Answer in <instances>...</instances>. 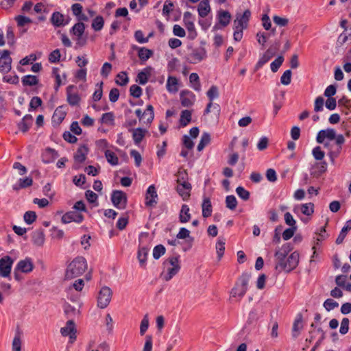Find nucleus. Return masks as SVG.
Listing matches in <instances>:
<instances>
[{
    "label": "nucleus",
    "instance_id": "nucleus-1",
    "mask_svg": "<svg viewBox=\"0 0 351 351\" xmlns=\"http://www.w3.org/2000/svg\"><path fill=\"white\" fill-rule=\"evenodd\" d=\"M88 268L86 260L82 256L75 258L67 266L65 278L73 279L82 275Z\"/></svg>",
    "mask_w": 351,
    "mask_h": 351
},
{
    "label": "nucleus",
    "instance_id": "nucleus-2",
    "mask_svg": "<svg viewBox=\"0 0 351 351\" xmlns=\"http://www.w3.org/2000/svg\"><path fill=\"white\" fill-rule=\"evenodd\" d=\"M167 272H162L160 276L165 281H169L175 276L180 269L179 256H171L165 260L163 263Z\"/></svg>",
    "mask_w": 351,
    "mask_h": 351
},
{
    "label": "nucleus",
    "instance_id": "nucleus-3",
    "mask_svg": "<svg viewBox=\"0 0 351 351\" xmlns=\"http://www.w3.org/2000/svg\"><path fill=\"white\" fill-rule=\"evenodd\" d=\"M250 275L248 274H243L238 279L234 287L230 291V299L237 298L241 300L245 294L247 290V285L250 280Z\"/></svg>",
    "mask_w": 351,
    "mask_h": 351
},
{
    "label": "nucleus",
    "instance_id": "nucleus-4",
    "mask_svg": "<svg viewBox=\"0 0 351 351\" xmlns=\"http://www.w3.org/2000/svg\"><path fill=\"white\" fill-rule=\"evenodd\" d=\"M299 263V253L293 252L278 266L282 270L289 272L294 269Z\"/></svg>",
    "mask_w": 351,
    "mask_h": 351
},
{
    "label": "nucleus",
    "instance_id": "nucleus-5",
    "mask_svg": "<svg viewBox=\"0 0 351 351\" xmlns=\"http://www.w3.org/2000/svg\"><path fill=\"white\" fill-rule=\"evenodd\" d=\"M112 295V290L108 287H104L101 289L97 298V306L101 308H105L111 301Z\"/></svg>",
    "mask_w": 351,
    "mask_h": 351
},
{
    "label": "nucleus",
    "instance_id": "nucleus-6",
    "mask_svg": "<svg viewBox=\"0 0 351 351\" xmlns=\"http://www.w3.org/2000/svg\"><path fill=\"white\" fill-rule=\"evenodd\" d=\"M206 58V51L203 47L196 48L187 56L186 60L191 64H197Z\"/></svg>",
    "mask_w": 351,
    "mask_h": 351
},
{
    "label": "nucleus",
    "instance_id": "nucleus-7",
    "mask_svg": "<svg viewBox=\"0 0 351 351\" xmlns=\"http://www.w3.org/2000/svg\"><path fill=\"white\" fill-rule=\"evenodd\" d=\"M113 205L119 209H123L127 204L126 194L121 191H113L111 197Z\"/></svg>",
    "mask_w": 351,
    "mask_h": 351
},
{
    "label": "nucleus",
    "instance_id": "nucleus-8",
    "mask_svg": "<svg viewBox=\"0 0 351 351\" xmlns=\"http://www.w3.org/2000/svg\"><path fill=\"white\" fill-rule=\"evenodd\" d=\"M158 194L156 187L154 184L149 186L145 194V205L149 208H154L158 203Z\"/></svg>",
    "mask_w": 351,
    "mask_h": 351
},
{
    "label": "nucleus",
    "instance_id": "nucleus-9",
    "mask_svg": "<svg viewBox=\"0 0 351 351\" xmlns=\"http://www.w3.org/2000/svg\"><path fill=\"white\" fill-rule=\"evenodd\" d=\"M13 263V259L9 256H5L0 259V275L2 277L10 276Z\"/></svg>",
    "mask_w": 351,
    "mask_h": 351
},
{
    "label": "nucleus",
    "instance_id": "nucleus-10",
    "mask_svg": "<svg viewBox=\"0 0 351 351\" xmlns=\"http://www.w3.org/2000/svg\"><path fill=\"white\" fill-rule=\"evenodd\" d=\"M291 250V247L290 244L285 243L283 245H282L281 247L278 248L275 253V258L276 261V269L278 268V266L280 265L282 262H283L285 258H287V256Z\"/></svg>",
    "mask_w": 351,
    "mask_h": 351
},
{
    "label": "nucleus",
    "instance_id": "nucleus-11",
    "mask_svg": "<svg viewBox=\"0 0 351 351\" xmlns=\"http://www.w3.org/2000/svg\"><path fill=\"white\" fill-rule=\"evenodd\" d=\"M251 12L249 10H246L242 14H237L234 21V27L243 29L247 28Z\"/></svg>",
    "mask_w": 351,
    "mask_h": 351
},
{
    "label": "nucleus",
    "instance_id": "nucleus-12",
    "mask_svg": "<svg viewBox=\"0 0 351 351\" xmlns=\"http://www.w3.org/2000/svg\"><path fill=\"white\" fill-rule=\"evenodd\" d=\"M12 58L8 50H3L0 57V72L6 73L11 70Z\"/></svg>",
    "mask_w": 351,
    "mask_h": 351
},
{
    "label": "nucleus",
    "instance_id": "nucleus-13",
    "mask_svg": "<svg viewBox=\"0 0 351 351\" xmlns=\"http://www.w3.org/2000/svg\"><path fill=\"white\" fill-rule=\"evenodd\" d=\"M60 332L63 336H69L70 342L73 343L76 339V328L73 320H69L66 326L62 327Z\"/></svg>",
    "mask_w": 351,
    "mask_h": 351
},
{
    "label": "nucleus",
    "instance_id": "nucleus-14",
    "mask_svg": "<svg viewBox=\"0 0 351 351\" xmlns=\"http://www.w3.org/2000/svg\"><path fill=\"white\" fill-rule=\"evenodd\" d=\"M180 100L182 106L190 107L195 101V95L189 90H184L180 93Z\"/></svg>",
    "mask_w": 351,
    "mask_h": 351
},
{
    "label": "nucleus",
    "instance_id": "nucleus-15",
    "mask_svg": "<svg viewBox=\"0 0 351 351\" xmlns=\"http://www.w3.org/2000/svg\"><path fill=\"white\" fill-rule=\"evenodd\" d=\"M183 20L184 25L189 32V36L193 39L197 36L194 23L192 19V14L189 12H186L184 14Z\"/></svg>",
    "mask_w": 351,
    "mask_h": 351
},
{
    "label": "nucleus",
    "instance_id": "nucleus-16",
    "mask_svg": "<svg viewBox=\"0 0 351 351\" xmlns=\"http://www.w3.org/2000/svg\"><path fill=\"white\" fill-rule=\"evenodd\" d=\"M178 185L177 186V191L179 195L182 197L183 200H186L190 196V191L191 190V184L187 181L181 182V179L178 178L177 180Z\"/></svg>",
    "mask_w": 351,
    "mask_h": 351
},
{
    "label": "nucleus",
    "instance_id": "nucleus-17",
    "mask_svg": "<svg viewBox=\"0 0 351 351\" xmlns=\"http://www.w3.org/2000/svg\"><path fill=\"white\" fill-rule=\"evenodd\" d=\"M83 219V215L77 211L68 212L62 217V222L63 223H69L71 221H75L79 223H81Z\"/></svg>",
    "mask_w": 351,
    "mask_h": 351
},
{
    "label": "nucleus",
    "instance_id": "nucleus-18",
    "mask_svg": "<svg viewBox=\"0 0 351 351\" xmlns=\"http://www.w3.org/2000/svg\"><path fill=\"white\" fill-rule=\"evenodd\" d=\"M34 269V263L30 258H26L24 260L20 261L16 267V271H19L23 273H29Z\"/></svg>",
    "mask_w": 351,
    "mask_h": 351
},
{
    "label": "nucleus",
    "instance_id": "nucleus-19",
    "mask_svg": "<svg viewBox=\"0 0 351 351\" xmlns=\"http://www.w3.org/2000/svg\"><path fill=\"white\" fill-rule=\"evenodd\" d=\"M334 140L335 138V131L333 129H326L320 130L317 135L316 141L318 143H324V140Z\"/></svg>",
    "mask_w": 351,
    "mask_h": 351
},
{
    "label": "nucleus",
    "instance_id": "nucleus-20",
    "mask_svg": "<svg viewBox=\"0 0 351 351\" xmlns=\"http://www.w3.org/2000/svg\"><path fill=\"white\" fill-rule=\"evenodd\" d=\"M275 55V51L271 49H268L259 58L256 64L255 65V71L259 70L265 64L268 62L270 59Z\"/></svg>",
    "mask_w": 351,
    "mask_h": 351
},
{
    "label": "nucleus",
    "instance_id": "nucleus-21",
    "mask_svg": "<svg viewBox=\"0 0 351 351\" xmlns=\"http://www.w3.org/2000/svg\"><path fill=\"white\" fill-rule=\"evenodd\" d=\"M129 132H132V138L136 145H138L143 141L145 134L148 132L147 130L142 128L129 129Z\"/></svg>",
    "mask_w": 351,
    "mask_h": 351
},
{
    "label": "nucleus",
    "instance_id": "nucleus-22",
    "mask_svg": "<svg viewBox=\"0 0 351 351\" xmlns=\"http://www.w3.org/2000/svg\"><path fill=\"white\" fill-rule=\"evenodd\" d=\"M88 148L86 145H82L80 146L77 150L76 151L75 155H74V160L75 162L77 163H82L84 161H85L86 158V156L88 154Z\"/></svg>",
    "mask_w": 351,
    "mask_h": 351
},
{
    "label": "nucleus",
    "instance_id": "nucleus-23",
    "mask_svg": "<svg viewBox=\"0 0 351 351\" xmlns=\"http://www.w3.org/2000/svg\"><path fill=\"white\" fill-rule=\"evenodd\" d=\"M74 88V86L70 85L66 88V96H67V101L71 106L78 105L80 101V97L77 93H73L72 90Z\"/></svg>",
    "mask_w": 351,
    "mask_h": 351
},
{
    "label": "nucleus",
    "instance_id": "nucleus-24",
    "mask_svg": "<svg viewBox=\"0 0 351 351\" xmlns=\"http://www.w3.org/2000/svg\"><path fill=\"white\" fill-rule=\"evenodd\" d=\"M58 157L57 152L51 148H47L42 155V159L45 163L53 162Z\"/></svg>",
    "mask_w": 351,
    "mask_h": 351
},
{
    "label": "nucleus",
    "instance_id": "nucleus-25",
    "mask_svg": "<svg viewBox=\"0 0 351 351\" xmlns=\"http://www.w3.org/2000/svg\"><path fill=\"white\" fill-rule=\"evenodd\" d=\"M33 184V180L31 177H25L20 178L18 182L12 186V189L14 191H19L21 189H25L32 186Z\"/></svg>",
    "mask_w": 351,
    "mask_h": 351
},
{
    "label": "nucleus",
    "instance_id": "nucleus-26",
    "mask_svg": "<svg viewBox=\"0 0 351 351\" xmlns=\"http://www.w3.org/2000/svg\"><path fill=\"white\" fill-rule=\"evenodd\" d=\"M219 24L224 27H226L230 21L231 14L228 11L219 10L217 13Z\"/></svg>",
    "mask_w": 351,
    "mask_h": 351
},
{
    "label": "nucleus",
    "instance_id": "nucleus-27",
    "mask_svg": "<svg viewBox=\"0 0 351 351\" xmlns=\"http://www.w3.org/2000/svg\"><path fill=\"white\" fill-rule=\"evenodd\" d=\"M51 21L56 27L64 26L68 23V21H64V16L59 12L52 14Z\"/></svg>",
    "mask_w": 351,
    "mask_h": 351
},
{
    "label": "nucleus",
    "instance_id": "nucleus-28",
    "mask_svg": "<svg viewBox=\"0 0 351 351\" xmlns=\"http://www.w3.org/2000/svg\"><path fill=\"white\" fill-rule=\"evenodd\" d=\"M32 124V116L26 114L22 119L21 121L18 123L19 129L23 132H26Z\"/></svg>",
    "mask_w": 351,
    "mask_h": 351
},
{
    "label": "nucleus",
    "instance_id": "nucleus-29",
    "mask_svg": "<svg viewBox=\"0 0 351 351\" xmlns=\"http://www.w3.org/2000/svg\"><path fill=\"white\" fill-rule=\"evenodd\" d=\"M166 87L169 93H176L178 91V80L176 77L169 76L167 81Z\"/></svg>",
    "mask_w": 351,
    "mask_h": 351
},
{
    "label": "nucleus",
    "instance_id": "nucleus-30",
    "mask_svg": "<svg viewBox=\"0 0 351 351\" xmlns=\"http://www.w3.org/2000/svg\"><path fill=\"white\" fill-rule=\"evenodd\" d=\"M198 14L201 17L206 16L208 13L210 12V7L209 5L208 0H203L202 1L199 5L197 8Z\"/></svg>",
    "mask_w": 351,
    "mask_h": 351
},
{
    "label": "nucleus",
    "instance_id": "nucleus-31",
    "mask_svg": "<svg viewBox=\"0 0 351 351\" xmlns=\"http://www.w3.org/2000/svg\"><path fill=\"white\" fill-rule=\"evenodd\" d=\"M351 230V219L348 220L345 226L342 228L338 237L336 239V243L339 245L343 243L345 237L347 235L348 232Z\"/></svg>",
    "mask_w": 351,
    "mask_h": 351
},
{
    "label": "nucleus",
    "instance_id": "nucleus-32",
    "mask_svg": "<svg viewBox=\"0 0 351 351\" xmlns=\"http://www.w3.org/2000/svg\"><path fill=\"white\" fill-rule=\"evenodd\" d=\"M202 216L207 218L212 215V204L210 200L208 197H205L202 204Z\"/></svg>",
    "mask_w": 351,
    "mask_h": 351
},
{
    "label": "nucleus",
    "instance_id": "nucleus-33",
    "mask_svg": "<svg viewBox=\"0 0 351 351\" xmlns=\"http://www.w3.org/2000/svg\"><path fill=\"white\" fill-rule=\"evenodd\" d=\"M66 112L62 106L57 108L53 114L52 121L56 124H60L65 118Z\"/></svg>",
    "mask_w": 351,
    "mask_h": 351
},
{
    "label": "nucleus",
    "instance_id": "nucleus-34",
    "mask_svg": "<svg viewBox=\"0 0 351 351\" xmlns=\"http://www.w3.org/2000/svg\"><path fill=\"white\" fill-rule=\"evenodd\" d=\"M32 241L34 245L42 246L45 242V234L42 230H38L32 234Z\"/></svg>",
    "mask_w": 351,
    "mask_h": 351
},
{
    "label": "nucleus",
    "instance_id": "nucleus-35",
    "mask_svg": "<svg viewBox=\"0 0 351 351\" xmlns=\"http://www.w3.org/2000/svg\"><path fill=\"white\" fill-rule=\"evenodd\" d=\"M301 213L306 216L311 215L314 212V204L313 203L303 204L299 207ZM298 207H295L293 209L294 212H296Z\"/></svg>",
    "mask_w": 351,
    "mask_h": 351
},
{
    "label": "nucleus",
    "instance_id": "nucleus-36",
    "mask_svg": "<svg viewBox=\"0 0 351 351\" xmlns=\"http://www.w3.org/2000/svg\"><path fill=\"white\" fill-rule=\"evenodd\" d=\"M189 211V207L186 204H183L182 206L179 215V220L181 223H186L190 220L191 214Z\"/></svg>",
    "mask_w": 351,
    "mask_h": 351
},
{
    "label": "nucleus",
    "instance_id": "nucleus-37",
    "mask_svg": "<svg viewBox=\"0 0 351 351\" xmlns=\"http://www.w3.org/2000/svg\"><path fill=\"white\" fill-rule=\"evenodd\" d=\"M22 331L18 328L12 341V351H21Z\"/></svg>",
    "mask_w": 351,
    "mask_h": 351
},
{
    "label": "nucleus",
    "instance_id": "nucleus-38",
    "mask_svg": "<svg viewBox=\"0 0 351 351\" xmlns=\"http://www.w3.org/2000/svg\"><path fill=\"white\" fill-rule=\"evenodd\" d=\"M154 118V108L152 105H148L143 112V121L145 123L150 124Z\"/></svg>",
    "mask_w": 351,
    "mask_h": 351
},
{
    "label": "nucleus",
    "instance_id": "nucleus-39",
    "mask_svg": "<svg viewBox=\"0 0 351 351\" xmlns=\"http://www.w3.org/2000/svg\"><path fill=\"white\" fill-rule=\"evenodd\" d=\"M302 328V315L299 314L298 315L293 324V336L296 337Z\"/></svg>",
    "mask_w": 351,
    "mask_h": 351
},
{
    "label": "nucleus",
    "instance_id": "nucleus-40",
    "mask_svg": "<svg viewBox=\"0 0 351 351\" xmlns=\"http://www.w3.org/2000/svg\"><path fill=\"white\" fill-rule=\"evenodd\" d=\"M138 49V56L141 60L147 61L153 56V51L145 47H136Z\"/></svg>",
    "mask_w": 351,
    "mask_h": 351
},
{
    "label": "nucleus",
    "instance_id": "nucleus-41",
    "mask_svg": "<svg viewBox=\"0 0 351 351\" xmlns=\"http://www.w3.org/2000/svg\"><path fill=\"white\" fill-rule=\"evenodd\" d=\"M149 252V248L147 247H141L138 251V259L139 261L140 265L142 267L145 265L147 256Z\"/></svg>",
    "mask_w": 351,
    "mask_h": 351
},
{
    "label": "nucleus",
    "instance_id": "nucleus-42",
    "mask_svg": "<svg viewBox=\"0 0 351 351\" xmlns=\"http://www.w3.org/2000/svg\"><path fill=\"white\" fill-rule=\"evenodd\" d=\"M85 30V25L82 22H78L71 29V34L75 36H83Z\"/></svg>",
    "mask_w": 351,
    "mask_h": 351
},
{
    "label": "nucleus",
    "instance_id": "nucleus-43",
    "mask_svg": "<svg viewBox=\"0 0 351 351\" xmlns=\"http://www.w3.org/2000/svg\"><path fill=\"white\" fill-rule=\"evenodd\" d=\"M191 121V112L188 110H182L180 114V123L182 127H185Z\"/></svg>",
    "mask_w": 351,
    "mask_h": 351
},
{
    "label": "nucleus",
    "instance_id": "nucleus-44",
    "mask_svg": "<svg viewBox=\"0 0 351 351\" xmlns=\"http://www.w3.org/2000/svg\"><path fill=\"white\" fill-rule=\"evenodd\" d=\"M189 81L192 84V88L196 90L199 91L201 90V84L199 82V75L196 73H192L189 76Z\"/></svg>",
    "mask_w": 351,
    "mask_h": 351
},
{
    "label": "nucleus",
    "instance_id": "nucleus-45",
    "mask_svg": "<svg viewBox=\"0 0 351 351\" xmlns=\"http://www.w3.org/2000/svg\"><path fill=\"white\" fill-rule=\"evenodd\" d=\"M210 136L208 133L204 132L202 134L200 141L197 145V149L199 152L203 150V149L210 143Z\"/></svg>",
    "mask_w": 351,
    "mask_h": 351
},
{
    "label": "nucleus",
    "instance_id": "nucleus-46",
    "mask_svg": "<svg viewBox=\"0 0 351 351\" xmlns=\"http://www.w3.org/2000/svg\"><path fill=\"white\" fill-rule=\"evenodd\" d=\"M276 32L275 29H272L270 33L258 32L256 34L257 41L260 45H264L267 41L268 38L272 34L274 35Z\"/></svg>",
    "mask_w": 351,
    "mask_h": 351
},
{
    "label": "nucleus",
    "instance_id": "nucleus-47",
    "mask_svg": "<svg viewBox=\"0 0 351 351\" xmlns=\"http://www.w3.org/2000/svg\"><path fill=\"white\" fill-rule=\"evenodd\" d=\"M104 25V18L101 16H97L93 19L91 26L95 31L98 32L102 29Z\"/></svg>",
    "mask_w": 351,
    "mask_h": 351
},
{
    "label": "nucleus",
    "instance_id": "nucleus-48",
    "mask_svg": "<svg viewBox=\"0 0 351 351\" xmlns=\"http://www.w3.org/2000/svg\"><path fill=\"white\" fill-rule=\"evenodd\" d=\"M23 86H34L38 83V80L35 75H27L22 77Z\"/></svg>",
    "mask_w": 351,
    "mask_h": 351
},
{
    "label": "nucleus",
    "instance_id": "nucleus-49",
    "mask_svg": "<svg viewBox=\"0 0 351 351\" xmlns=\"http://www.w3.org/2000/svg\"><path fill=\"white\" fill-rule=\"evenodd\" d=\"M206 95L209 99V102H213L215 99L218 98L219 96L218 87L213 85L207 91Z\"/></svg>",
    "mask_w": 351,
    "mask_h": 351
},
{
    "label": "nucleus",
    "instance_id": "nucleus-50",
    "mask_svg": "<svg viewBox=\"0 0 351 351\" xmlns=\"http://www.w3.org/2000/svg\"><path fill=\"white\" fill-rule=\"evenodd\" d=\"M105 156L106 158L107 161L112 165L114 166L118 165L119 158L116 156V154L110 150H106L105 152Z\"/></svg>",
    "mask_w": 351,
    "mask_h": 351
},
{
    "label": "nucleus",
    "instance_id": "nucleus-51",
    "mask_svg": "<svg viewBox=\"0 0 351 351\" xmlns=\"http://www.w3.org/2000/svg\"><path fill=\"white\" fill-rule=\"evenodd\" d=\"M114 121V116L112 112L103 114L101 118V123L106 125H113Z\"/></svg>",
    "mask_w": 351,
    "mask_h": 351
},
{
    "label": "nucleus",
    "instance_id": "nucleus-52",
    "mask_svg": "<svg viewBox=\"0 0 351 351\" xmlns=\"http://www.w3.org/2000/svg\"><path fill=\"white\" fill-rule=\"evenodd\" d=\"M129 81V78L125 72H121L117 75L116 83L119 86H125Z\"/></svg>",
    "mask_w": 351,
    "mask_h": 351
},
{
    "label": "nucleus",
    "instance_id": "nucleus-53",
    "mask_svg": "<svg viewBox=\"0 0 351 351\" xmlns=\"http://www.w3.org/2000/svg\"><path fill=\"white\" fill-rule=\"evenodd\" d=\"M216 250L217 254V258L218 260L220 261L221 257L223 255L224 250H225V241L219 239L216 243Z\"/></svg>",
    "mask_w": 351,
    "mask_h": 351
},
{
    "label": "nucleus",
    "instance_id": "nucleus-54",
    "mask_svg": "<svg viewBox=\"0 0 351 351\" xmlns=\"http://www.w3.org/2000/svg\"><path fill=\"white\" fill-rule=\"evenodd\" d=\"M226 207L230 210H234L237 206V200L234 195H228L226 198Z\"/></svg>",
    "mask_w": 351,
    "mask_h": 351
},
{
    "label": "nucleus",
    "instance_id": "nucleus-55",
    "mask_svg": "<svg viewBox=\"0 0 351 351\" xmlns=\"http://www.w3.org/2000/svg\"><path fill=\"white\" fill-rule=\"evenodd\" d=\"M165 253V247L162 245H158L153 250V257L155 259L160 258Z\"/></svg>",
    "mask_w": 351,
    "mask_h": 351
},
{
    "label": "nucleus",
    "instance_id": "nucleus-56",
    "mask_svg": "<svg viewBox=\"0 0 351 351\" xmlns=\"http://www.w3.org/2000/svg\"><path fill=\"white\" fill-rule=\"evenodd\" d=\"M283 61L284 58L282 56H280L276 59H275L270 64L271 70L272 72H276L283 63Z\"/></svg>",
    "mask_w": 351,
    "mask_h": 351
},
{
    "label": "nucleus",
    "instance_id": "nucleus-57",
    "mask_svg": "<svg viewBox=\"0 0 351 351\" xmlns=\"http://www.w3.org/2000/svg\"><path fill=\"white\" fill-rule=\"evenodd\" d=\"M36 214L34 211H27L25 213L23 219L26 223L32 224L36 219Z\"/></svg>",
    "mask_w": 351,
    "mask_h": 351
},
{
    "label": "nucleus",
    "instance_id": "nucleus-58",
    "mask_svg": "<svg viewBox=\"0 0 351 351\" xmlns=\"http://www.w3.org/2000/svg\"><path fill=\"white\" fill-rule=\"evenodd\" d=\"M339 304L332 299H327L324 302V307L327 311H330L338 307Z\"/></svg>",
    "mask_w": 351,
    "mask_h": 351
},
{
    "label": "nucleus",
    "instance_id": "nucleus-59",
    "mask_svg": "<svg viewBox=\"0 0 351 351\" xmlns=\"http://www.w3.org/2000/svg\"><path fill=\"white\" fill-rule=\"evenodd\" d=\"M291 74L292 73L291 70L285 71L280 77V82L283 85H289L291 81Z\"/></svg>",
    "mask_w": 351,
    "mask_h": 351
},
{
    "label": "nucleus",
    "instance_id": "nucleus-60",
    "mask_svg": "<svg viewBox=\"0 0 351 351\" xmlns=\"http://www.w3.org/2000/svg\"><path fill=\"white\" fill-rule=\"evenodd\" d=\"M236 192L239 197L246 201L250 198V193L242 186H238L236 189Z\"/></svg>",
    "mask_w": 351,
    "mask_h": 351
},
{
    "label": "nucleus",
    "instance_id": "nucleus-61",
    "mask_svg": "<svg viewBox=\"0 0 351 351\" xmlns=\"http://www.w3.org/2000/svg\"><path fill=\"white\" fill-rule=\"evenodd\" d=\"M312 154L315 160H322L325 156L324 152L321 149L319 146H317L313 148L312 151Z\"/></svg>",
    "mask_w": 351,
    "mask_h": 351
},
{
    "label": "nucleus",
    "instance_id": "nucleus-62",
    "mask_svg": "<svg viewBox=\"0 0 351 351\" xmlns=\"http://www.w3.org/2000/svg\"><path fill=\"white\" fill-rule=\"evenodd\" d=\"M349 319L347 317L343 318L341 322L339 332L341 335H346L349 330Z\"/></svg>",
    "mask_w": 351,
    "mask_h": 351
},
{
    "label": "nucleus",
    "instance_id": "nucleus-63",
    "mask_svg": "<svg viewBox=\"0 0 351 351\" xmlns=\"http://www.w3.org/2000/svg\"><path fill=\"white\" fill-rule=\"evenodd\" d=\"M130 95L135 97L138 98L142 95V88L137 85H132L130 88Z\"/></svg>",
    "mask_w": 351,
    "mask_h": 351
},
{
    "label": "nucleus",
    "instance_id": "nucleus-64",
    "mask_svg": "<svg viewBox=\"0 0 351 351\" xmlns=\"http://www.w3.org/2000/svg\"><path fill=\"white\" fill-rule=\"evenodd\" d=\"M60 51L59 49H55L51 53L49 56V60L51 62L56 63L60 61Z\"/></svg>",
    "mask_w": 351,
    "mask_h": 351
}]
</instances>
